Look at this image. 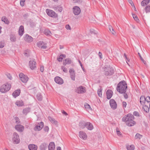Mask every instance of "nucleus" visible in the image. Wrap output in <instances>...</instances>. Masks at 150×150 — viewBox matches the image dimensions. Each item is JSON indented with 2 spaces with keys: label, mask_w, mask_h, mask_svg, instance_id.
<instances>
[{
  "label": "nucleus",
  "mask_w": 150,
  "mask_h": 150,
  "mask_svg": "<svg viewBox=\"0 0 150 150\" xmlns=\"http://www.w3.org/2000/svg\"><path fill=\"white\" fill-rule=\"evenodd\" d=\"M143 109L146 112H148L149 111V108L146 105H143Z\"/></svg>",
  "instance_id": "obj_37"
},
{
  "label": "nucleus",
  "mask_w": 150,
  "mask_h": 150,
  "mask_svg": "<svg viewBox=\"0 0 150 150\" xmlns=\"http://www.w3.org/2000/svg\"><path fill=\"white\" fill-rule=\"evenodd\" d=\"M108 28L110 31L112 33V34L113 35H115L116 34V33L115 31L112 27L111 25H109Z\"/></svg>",
  "instance_id": "obj_35"
},
{
  "label": "nucleus",
  "mask_w": 150,
  "mask_h": 150,
  "mask_svg": "<svg viewBox=\"0 0 150 150\" xmlns=\"http://www.w3.org/2000/svg\"><path fill=\"white\" fill-rule=\"evenodd\" d=\"M44 126V123L42 122H41L36 125L35 128L34 130L35 131H39L41 130Z\"/></svg>",
  "instance_id": "obj_9"
},
{
  "label": "nucleus",
  "mask_w": 150,
  "mask_h": 150,
  "mask_svg": "<svg viewBox=\"0 0 150 150\" xmlns=\"http://www.w3.org/2000/svg\"><path fill=\"white\" fill-rule=\"evenodd\" d=\"M19 77L21 81L24 83H26L28 80V78L26 75H25L22 73H21L19 74Z\"/></svg>",
  "instance_id": "obj_7"
},
{
  "label": "nucleus",
  "mask_w": 150,
  "mask_h": 150,
  "mask_svg": "<svg viewBox=\"0 0 150 150\" xmlns=\"http://www.w3.org/2000/svg\"><path fill=\"white\" fill-rule=\"evenodd\" d=\"M25 0H21L20 1V4L21 6H23L24 5V2Z\"/></svg>",
  "instance_id": "obj_53"
},
{
  "label": "nucleus",
  "mask_w": 150,
  "mask_h": 150,
  "mask_svg": "<svg viewBox=\"0 0 150 150\" xmlns=\"http://www.w3.org/2000/svg\"><path fill=\"white\" fill-rule=\"evenodd\" d=\"M15 128L19 132H22L24 130V127L21 125H16Z\"/></svg>",
  "instance_id": "obj_17"
},
{
  "label": "nucleus",
  "mask_w": 150,
  "mask_h": 150,
  "mask_svg": "<svg viewBox=\"0 0 150 150\" xmlns=\"http://www.w3.org/2000/svg\"><path fill=\"white\" fill-rule=\"evenodd\" d=\"M98 55L100 58H102V54L101 53L99 52L98 53Z\"/></svg>",
  "instance_id": "obj_64"
},
{
  "label": "nucleus",
  "mask_w": 150,
  "mask_h": 150,
  "mask_svg": "<svg viewBox=\"0 0 150 150\" xmlns=\"http://www.w3.org/2000/svg\"><path fill=\"white\" fill-rule=\"evenodd\" d=\"M11 88L10 83H6L1 85L0 88V92L3 93H5L8 91Z\"/></svg>",
  "instance_id": "obj_3"
},
{
  "label": "nucleus",
  "mask_w": 150,
  "mask_h": 150,
  "mask_svg": "<svg viewBox=\"0 0 150 150\" xmlns=\"http://www.w3.org/2000/svg\"><path fill=\"white\" fill-rule=\"evenodd\" d=\"M44 34L48 36L50 35V34H51V32L48 29L45 30L44 31Z\"/></svg>",
  "instance_id": "obj_36"
},
{
  "label": "nucleus",
  "mask_w": 150,
  "mask_h": 150,
  "mask_svg": "<svg viewBox=\"0 0 150 150\" xmlns=\"http://www.w3.org/2000/svg\"><path fill=\"white\" fill-rule=\"evenodd\" d=\"M71 61L70 59L67 58L65 60H64L63 62V64L64 65H66L67 64H69L71 63Z\"/></svg>",
  "instance_id": "obj_25"
},
{
  "label": "nucleus",
  "mask_w": 150,
  "mask_h": 150,
  "mask_svg": "<svg viewBox=\"0 0 150 150\" xmlns=\"http://www.w3.org/2000/svg\"><path fill=\"white\" fill-rule=\"evenodd\" d=\"M113 94L112 91L110 90H108L106 92V94L107 95V98L108 99H110L112 97Z\"/></svg>",
  "instance_id": "obj_19"
},
{
  "label": "nucleus",
  "mask_w": 150,
  "mask_h": 150,
  "mask_svg": "<svg viewBox=\"0 0 150 150\" xmlns=\"http://www.w3.org/2000/svg\"><path fill=\"white\" fill-rule=\"evenodd\" d=\"M30 108L29 107L26 108L23 110V113L26 115L28 113L30 112Z\"/></svg>",
  "instance_id": "obj_26"
},
{
  "label": "nucleus",
  "mask_w": 150,
  "mask_h": 150,
  "mask_svg": "<svg viewBox=\"0 0 150 150\" xmlns=\"http://www.w3.org/2000/svg\"><path fill=\"white\" fill-rule=\"evenodd\" d=\"M53 8L56 11L61 12L62 10V8L60 6H54Z\"/></svg>",
  "instance_id": "obj_28"
},
{
  "label": "nucleus",
  "mask_w": 150,
  "mask_h": 150,
  "mask_svg": "<svg viewBox=\"0 0 150 150\" xmlns=\"http://www.w3.org/2000/svg\"><path fill=\"white\" fill-rule=\"evenodd\" d=\"M55 82L59 84H62L63 83V79L59 76H56L54 78Z\"/></svg>",
  "instance_id": "obj_14"
},
{
  "label": "nucleus",
  "mask_w": 150,
  "mask_h": 150,
  "mask_svg": "<svg viewBox=\"0 0 150 150\" xmlns=\"http://www.w3.org/2000/svg\"><path fill=\"white\" fill-rule=\"evenodd\" d=\"M124 56L125 58V59H126V60H127L128 62L129 61L130 59L127 58V55L125 53L124 54Z\"/></svg>",
  "instance_id": "obj_58"
},
{
  "label": "nucleus",
  "mask_w": 150,
  "mask_h": 150,
  "mask_svg": "<svg viewBox=\"0 0 150 150\" xmlns=\"http://www.w3.org/2000/svg\"><path fill=\"white\" fill-rule=\"evenodd\" d=\"M10 39L11 41L13 42H15L16 40V37L15 35H11Z\"/></svg>",
  "instance_id": "obj_33"
},
{
  "label": "nucleus",
  "mask_w": 150,
  "mask_h": 150,
  "mask_svg": "<svg viewBox=\"0 0 150 150\" xmlns=\"http://www.w3.org/2000/svg\"><path fill=\"white\" fill-rule=\"evenodd\" d=\"M63 60V58L60 55L59 57L57 58V60L59 62H62Z\"/></svg>",
  "instance_id": "obj_50"
},
{
  "label": "nucleus",
  "mask_w": 150,
  "mask_h": 150,
  "mask_svg": "<svg viewBox=\"0 0 150 150\" xmlns=\"http://www.w3.org/2000/svg\"><path fill=\"white\" fill-rule=\"evenodd\" d=\"M47 144L45 143H42L40 146V150H45L47 147Z\"/></svg>",
  "instance_id": "obj_23"
},
{
  "label": "nucleus",
  "mask_w": 150,
  "mask_h": 150,
  "mask_svg": "<svg viewBox=\"0 0 150 150\" xmlns=\"http://www.w3.org/2000/svg\"><path fill=\"white\" fill-rule=\"evenodd\" d=\"M145 10L146 12H150V6H147L145 8Z\"/></svg>",
  "instance_id": "obj_44"
},
{
  "label": "nucleus",
  "mask_w": 150,
  "mask_h": 150,
  "mask_svg": "<svg viewBox=\"0 0 150 150\" xmlns=\"http://www.w3.org/2000/svg\"><path fill=\"white\" fill-rule=\"evenodd\" d=\"M40 71L41 72H43L44 70V68L43 66H41L40 68Z\"/></svg>",
  "instance_id": "obj_61"
},
{
  "label": "nucleus",
  "mask_w": 150,
  "mask_h": 150,
  "mask_svg": "<svg viewBox=\"0 0 150 150\" xmlns=\"http://www.w3.org/2000/svg\"><path fill=\"white\" fill-rule=\"evenodd\" d=\"M142 137V135L139 133H137L135 136V138L136 139H140Z\"/></svg>",
  "instance_id": "obj_40"
},
{
  "label": "nucleus",
  "mask_w": 150,
  "mask_h": 150,
  "mask_svg": "<svg viewBox=\"0 0 150 150\" xmlns=\"http://www.w3.org/2000/svg\"><path fill=\"white\" fill-rule=\"evenodd\" d=\"M37 98L39 101H41L42 99V97L40 94L38 93L37 95Z\"/></svg>",
  "instance_id": "obj_39"
},
{
  "label": "nucleus",
  "mask_w": 150,
  "mask_h": 150,
  "mask_svg": "<svg viewBox=\"0 0 150 150\" xmlns=\"http://www.w3.org/2000/svg\"><path fill=\"white\" fill-rule=\"evenodd\" d=\"M146 101L148 103L150 102V97L147 96L146 98H145V101Z\"/></svg>",
  "instance_id": "obj_49"
},
{
  "label": "nucleus",
  "mask_w": 150,
  "mask_h": 150,
  "mask_svg": "<svg viewBox=\"0 0 150 150\" xmlns=\"http://www.w3.org/2000/svg\"><path fill=\"white\" fill-rule=\"evenodd\" d=\"M90 31L91 34L95 33L94 32V30L93 29H90Z\"/></svg>",
  "instance_id": "obj_62"
},
{
  "label": "nucleus",
  "mask_w": 150,
  "mask_h": 150,
  "mask_svg": "<svg viewBox=\"0 0 150 150\" xmlns=\"http://www.w3.org/2000/svg\"><path fill=\"white\" fill-rule=\"evenodd\" d=\"M14 119L16 121V123L19 124L20 123V121L19 120V119L18 117H15Z\"/></svg>",
  "instance_id": "obj_46"
},
{
  "label": "nucleus",
  "mask_w": 150,
  "mask_h": 150,
  "mask_svg": "<svg viewBox=\"0 0 150 150\" xmlns=\"http://www.w3.org/2000/svg\"><path fill=\"white\" fill-rule=\"evenodd\" d=\"M134 117L133 115L128 114L127 115H125L122 118L123 121L126 122V125L129 126H134L136 122L133 120Z\"/></svg>",
  "instance_id": "obj_1"
},
{
  "label": "nucleus",
  "mask_w": 150,
  "mask_h": 150,
  "mask_svg": "<svg viewBox=\"0 0 150 150\" xmlns=\"http://www.w3.org/2000/svg\"><path fill=\"white\" fill-rule=\"evenodd\" d=\"M1 21L6 24H8L9 23V21L5 16H4L2 17Z\"/></svg>",
  "instance_id": "obj_30"
},
{
  "label": "nucleus",
  "mask_w": 150,
  "mask_h": 150,
  "mask_svg": "<svg viewBox=\"0 0 150 150\" xmlns=\"http://www.w3.org/2000/svg\"><path fill=\"white\" fill-rule=\"evenodd\" d=\"M21 90L20 89H17L13 93L12 95L15 98L17 97L20 94Z\"/></svg>",
  "instance_id": "obj_21"
},
{
  "label": "nucleus",
  "mask_w": 150,
  "mask_h": 150,
  "mask_svg": "<svg viewBox=\"0 0 150 150\" xmlns=\"http://www.w3.org/2000/svg\"><path fill=\"white\" fill-rule=\"evenodd\" d=\"M110 104L111 108L113 109H115L117 107V104L115 101L113 99H111L110 100Z\"/></svg>",
  "instance_id": "obj_11"
},
{
  "label": "nucleus",
  "mask_w": 150,
  "mask_h": 150,
  "mask_svg": "<svg viewBox=\"0 0 150 150\" xmlns=\"http://www.w3.org/2000/svg\"><path fill=\"white\" fill-rule=\"evenodd\" d=\"M24 31V27L23 25L20 26L18 30V33L20 35L22 36L23 33Z\"/></svg>",
  "instance_id": "obj_24"
},
{
  "label": "nucleus",
  "mask_w": 150,
  "mask_h": 150,
  "mask_svg": "<svg viewBox=\"0 0 150 150\" xmlns=\"http://www.w3.org/2000/svg\"><path fill=\"white\" fill-rule=\"evenodd\" d=\"M66 28L67 29H71V28L70 26L69 25H67L66 26Z\"/></svg>",
  "instance_id": "obj_60"
},
{
  "label": "nucleus",
  "mask_w": 150,
  "mask_h": 150,
  "mask_svg": "<svg viewBox=\"0 0 150 150\" xmlns=\"http://www.w3.org/2000/svg\"><path fill=\"white\" fill-rule=\"evenodd\" d=\"M55 146L54 143V142H51L48 146L49 150H54Z\"/></svg>",
  "instance_id": "obj_22"
},
{
  "label": "nucleus",
  "mask_w": 150,
  "mask_h": 150,
  "mask_svg": "<svg viewBox=\"0 0 150 150\" xmlns=\"http://www.w3.org/2000/svg\"><path fill=\"white\" fill-rule=\"evenodd\" d=\"M127 89V84L126 82L124 81H122L118 83L116 88L117 91L121 94L125 93Z\"/></svg>",
  "instance_id": "obj_2"
},
{
  "label": "nucleus",
  "mask_w": 150,
  "mask_h": 150,
  "mask_svg": "<svg viewBox=\"0 0 150 150\" xmlns=\"http://www.w3.org/2000/svg\"><path fill=\"white\" fill-rule=\"evenodd\" d=\"M140 102L141 104L144 105L145 103V97L143 96H142L140 98Z\"/></svg>",
  "instance_id": "obj_27"
},
{
  "label": "nucleus",
  "mask_w": 150,
  "mask_h": 150,
  "mask_svg": "<svg viewBox=\"0 0 150 150\" xmlns=\"http://www.w3.org/2000/svg\"><path fill=\"white\" fill-rule=\"evenodd\" d=\"M102 89L100 88V89H98V91L97 93L98 96L99 97H101L102 96Z\"/></svg>",
  "instance_id": "obj_43"
},
{
  "label": "nucleus",
  "mask_w": 150,
  "mask_h": 150,
  "mask_svg": "<svg viewBox=\"0 0 150 150\" xmlns=\"http://www.w3.org/2000/svg\"><path fill=\"white\" fill-rule=\"evenodd\" d=\"M122 106L124 107V108H125L126 107V105H127L126 102H125V101H123L122 103Z\"/></svg>",
  "instance_id": "obj_54"
},
{
  "label": "nucleus",
  "mask_w": 150,
  "mask_h": 150,
  "mask_svg": "<svg viewBox=\"0 0 150 150\" xmlns=\"http://www.w3.org/2000/svg\"><path fill=\"white\" fill-rule=\"evenodd\" d=\"M104 74L106 76H111L114 73V70L112 67H105L104 70Z\"/></svg>",
  "instance_id": "obj_4"
},
{
  "label": "nucleus",
  "mask_w": 150,
  "mask_h": 150,
  "mask_svg": "<svg viewBox=\"0 0 150 150\" xmlns=\"http://www.w3.org/2000/svg\"><path fill=\"white\" fill-rule=\"evenodd\" d=\"M124 94V96L125 99H127L128 98V96L127 94L125 93H123Z\"/></svg>",
  "instance_id": "obj_55"
},
{
  "label": "nucleus",
  "mask_w": 150,
  "mask_h": 150,
  "mask_svg": "<svg viewBox=\"0 0 150 150\" xmlns=\"http://www.w3.org/2000/svg\"><path fill=\"white\" fill-rule=\"evenodd\" d=\"M46 13L49 16L56 18L57 17V14L53 11L49 9H47L46 10Z\"/></svg>",
  "instance_id": "obj_6"
},
{
  "label": "nucleus",
  "mask_w": 150,
  "mask_h": 150,
  "mask_svg": "<svg viewBox=\"0 0 150 150\" xmlns=\"http://www.w3.org/2000/svg\"><path fill=\"white\" fill-rule=\"evenodd\" d=\"M44 130L45 132H48L49 130V127L47 126H45L44 128Z\"/></svg>",
  "instance_id": "obj_59"
},
{
  "label": "nucleus",
  "mask_w": 150,
  "mask_h": 150,
  "mask_svg": "<svg viewBox=\"0 0 150 150\" xmlns=\"http://www.w3.org/2000/svg\"><path fill=\"white\" fill-rule=\"evenodd\" d=\"M48 119L52 123L56 125L57 123V122L55 119L51 117H48Z\"/></svg>",
  "instance_id": "obj_31"
},
{
  "label": "nucleus",
  "mask_w": 150,
  "mask_h": 150,
  "mask_svg": "<svg viewBox=\"0 0 150 150\" xmlns=\"http://www.w3.org/2000/svg\"><path fill=\"white\" fill-rule=\"evenodd\" d=\"M127 150H134V146L133 145L127 146Z\"/></svg>",
  "instance_id": "obj_38"
},
{
  "label": "nucleus",
  "mask_w": 150,
  "mask_h": 150,
  "mask_svg": "<svg viewBox=\"0 0 150 150\" xmlns=\"http://www.w3.org/2000/svg\"><path fill=\"white\" fill-rule=\"evenodd\" d=\"M12 141L14 144H17L20 142V139L19 135L16 132H14L13 134Z\"/></svg>",
  "instance_id": "obj_5"
},
{
  "label": "nucleus",
  "mask_w": 150,
  "mask_h": 150,
  "mask_svg": "<svg viewBox=\"0 0 150 150\" xmlns=\"http://www.w3.org/2000/svg\"><path fill=\"white\" fill-rule=\"evenodd\" d=\"M6 76L10 80H11L12 79V77L11 74H7Z\"/></svg>",
  "instance_id": "obj_57"
},
{
  "label": "nucleus",
  "mask_w": 150,
  "mask_h": 150,
  "mask_svg": "<svg viewBox=\"0 0 150 150\" xmlns=\"http://www.w3.org/2000/svg\"><path fill=\"white\" fill-rule=\"evenodd\" d=\"M62 70L64 72L67 73V69L64 66H62Z\"/></svg>",
  "instance_id": "obj_52"
},
{
  "label": "nucleus",
  "mask_w": 150,
  "mask_h": 150,
  "mask_svg": "<svg viewBox=\"0 0 150 150\" xmlns=\"http://www.w3.org/2000/svg\"><path fill=\"white\" fill-rule=\"evenodd\" d=\"M47 48V46L45 45H42L41 47V48L43 49H46Z\"/></svg>",
  "instance_id": "obj_63"
},
{
  "label": "nucleus",
  "mask_w": 150,
  "mask_h": 150,
  "mask_svg": "<svg viewBox=\"0 0 150 150\" xmlns=\"http://www.w3.org/2000/svg\"><path fill=\"white\" fill-rule=\"evenodd\" d=\"M132 16L134 20L137 22H139V20L137 16L135 14H133Z\"/></svg>",
  "instance_id": "obj_42"
},
{
  "label": "nucleus",
  "mask_w": 150,
  "mask_h": 150,
  "mask_svg": "<svg viewBox=\"0 0 150 150\" xmlns=\"http://www.w3.org/2000/svg\"><path fill=\"white\" fill-rule=\"evenodd\" d=\"M85 108L86 109H90L91 110V108L90 105L87 103H86L84 105Z\"/></svg>",
  "instance_id": "obj_45"
},
{
  "label": "nucleus",
  "mask_w": 150,
  "mask_h": 150,
  "mask_svg": "<svg viewBox=\"0 0 150 150\" xmlns=\"http://www.w3.org/2000/svg\"><path fill=\"white\" fill-rule=\"evenodd\" d=\"M73 11L74 13L76 15H79L81 12L80 8L78 6H75L73 8Z\"/></svg>",
  "instance_id": "obj_10"
},
{
  "label": "nucleus",
  "mask_w": 150,
  "mask_h": 150,
  "mask_svg": "<svg viewBox=\"0 0 150 150\" xmlns=\"http://www.w3.org/2000/svg\"><path fill=\"white\" fill-rule=\"evenodd\" d=\"M5 45V43L4 42H0V48H3L4 47Z\"/></svg>",
  "instance_id": "obj_47"
},
{
  "label": "nucleus",
  "mask_w": 150,
  "mask_h": 150,
  "mask_svg": "<svg viewBox=\"0 0 150 150\" xmlns=\"http://www.w3.org/2000/svg\"><path fill=\"white\" fill-rule=\"evenodd\" d=\"M70 74L71 78L72 80L75 81V73L73 69H70L69 71Z\"/></svg>",
  "instance_id": "obj_15"
},
{
  "label": "nucleus",
  "mask_w": 150,
  "mask_h": 150,
  "mask_svg": "<svg viewBox=\"0 0 150 150\" xmlns=\"http://www.w3.org/2000/svg\"><path fill=\"white\" fill-rule=\"evenodd\" d=\"M128 1L129 3V4H131V5L132 6H134V7L135 8L134 10H135L136 8H135V6L134 4L133 3V2L132 1V0H128Z\"/></svg>",
  "instance_id": "obj_48"
},
{
  "label": "nucleus",
  "mask_w": 150,
  "mask_h": 150,
  "mask_svg": "<svg viewBox=\"0 0 150 150\" xmlns=\"http://www.w3.org/2000/svg\"><path fill=\"white\" fill-rule=\"evenodd\" d=\"M28 148L30 150H37L38 147L34 144H30L28 145Z\"/></svg>",
  "instance_id": "obj_20"
},
{
  "label": "nucleus",
  "mask_w": 150,
  "mask_h": 150,
  "mask_svg": "<svg viewBox=\"0 0 150 150\" xmlns=\"http://www.w3.org/2000/svg\"><path fill=\"white\" fill-rule=\"evenodd\" d=\"M79 126L82 129L84 128L86 126V122L83 121L80 122L79 124Z\"/></svg>",
  "instance_id": "obj_32"
},
{
  "label": "nucleus",
  "mask_w": 150,
  "mask_h": 150,
  "mask_svg": "<svg viewBox=\"0 0 150 150\" xmlns=\"http://www.w3.org/2000/svg\"><path fill=\"white\" fill-rule=\"evenodd\" d=\"M36 62L34 59H33L29 61V66L31 69H33L36 67Z\"/></svg>",
  "instance_id": "obj_12"
},
{
  "label": "nucleus",
  "mask_w": 150,
  "mask_h": 150,
  "mask_svg": "<svg viewBox=\"0 0 150 150\" xmlns=\"http://www.w3.org/2000/svg\"><path fill=\"white\" fill-rule=\"evenodd\" d=\"M86 91V88L85 87L80 86L77 87L76 90V92L78 93H83Z\"/></svg>",
  "instance_id": "obj_8"
},
{
  "label": "nucleus",
  "mask_w": 150,
  "mask_h": 150,
  "mask_svg": "<svg viewBox=\"0 0 150 150\" xmlns=\"http://www.w3.org/2000/svg\"><path fill=\"white\" fill-rule=\"evenodd\" d=\"M133 115L135 116L138 117H139L140 116L139 113L138 112L135 111L134 112Z\"/></svg>",
  "instance_id": "obj_51"
},
{
  "label": "nucleus",
  "mask_w": 150,
  "mask_h": 150,
  "mask_svg": "<svg viewBox=\"0 0 150 150\" xmlns=\"http://www.w3.org/2000/svg\"><path fill=\"white\" fill-rule=\"evenodd\" d=\"M44 42L43 41H39L37 43L38 46L39 47H41L42 46V45H44Z\"/></svg>",
  "instance_id": "obj_41"
},
{
  "label": "nucleus",
  "mask_w": 150,
  "mask_h": 150,
  "mask_svg": "<svg viewBox=\"0 0 150 150\" xmlns=\"http://www.w3.org/2000/svg\"><path fill=\"white\" fill-rule=\"evenodd\" d=\"M150 2V0H143L141 2V5L142 6H144L148 4Z\"/></svg>",
  "instance_id": "obj_34"
},
{
  "label": "nucleus",
  "mask_w": 150,
  "mask_h": 150,
  "mask_svg": "<svg viewBox=\"0 0 150 150\" xmlns=\"http://www.w3.org/2000/svg\"><path fill=\"white\" fill-rule=\"evenodd\" d=\"M86 127L88 130H91L93 129V126L92 124L90 122H86Z\"/></svg>",
  "instance_id": "obj_18"
},
{
  "label": "nucleus",
  "mask_w": 150,
  "mask_h": 150,
  "mask_svg": "<svg viewBox=\"0 0 150 150\" xmlns=\"http://www.w3.org/2000/svg\"><path fill=\"white\" fill-rule=\"evenodd\" d=\"M18 106H22L24 105V103L23 101L18 100L15 103Z\"/></svg>",
  "instance_id": "obj_29"
},
{
  "label": "nucleus",
  "mask_w": 150,
  "mask_h": 150,
  "mask_svg": "<svg viewBox=\"0 0 150 150\" xmlns=\"http://www.w3.org/2000/svg\"><path fill=\"white\" fill-rule=\"evenodd\" d=\"M142 61L144 63V64L147 67V64L146 62L143 59V58H142L141 59Z\"/></svg>",
  "instance_id": "obj_56"
},
{
  "label": "nucleus",
  "mask_w": 150,
  "mask_h": 150,
  "mask_svg": "<svg viewBox=\"0 0 150 150\" xmlns=\"http://www.w3.org/2000/svg\"><path fill=\"white\" fill-rule=\"evenodd\" d=\"M79 137L83 139H86L87 137L86 134L83 131H80L79 133Z\"/></svg>",
  "instance_id": "obj_16"
},
{
  "label": "nucleus",
  "mask_w": 150,
  "mask_h": 150,
  "mask_svg": "<svg viewBox=\"0 0 150 150\" xmlns=\"http://www.w3.org/2000/svg\"><path fill=\"white\" fill-rule=\"evenodd\" d=\"M24 40L27 42H30L33 41V39L31 36L27 34L25 36Z\"/></svg>",
  "instance_id": "obj_13"
}]
</instances>
